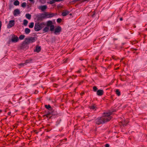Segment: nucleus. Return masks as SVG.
I'll return each instance as SVG.
<instances>
[{"instance_id": "1", "label": "nucleus", "mask_w": 147, "mask_h": 147, "mask_svg": "<svg viewBox=\"0 0 147 147\" xmlns=\"http://www.w3.org/2000/svg\"><path fill=\"white\" fill-rule=\"evenodd\" d=\"M112 114V112H111L104 113L102 116L98 117L95 119L94 123L98 125H100L109 121L112 118V117L110 116Z\"/></svg>"}, {"instance_id": "2", "label": "nucleus", "mask_w": 147, "mask_h": 147, "mask_svg": "<svg viewBox=\"0 0 147 147\" xmlns=\"http://www.w3.org/2000/svg\"><path fill=\"white\" fill-rule=\"evenodd\" d=\"M45 18H51L55 16L57 14L56 13H49L48 12H44Z\"/></svg>"}, {"instance_id": "3", "label": "nucleus", "mask_w": 147, "mask_h": 147, "mask_svg": "<svg viewBox=\"0 0 147 147\" xmlns=\"http://www.w3.org/2000/svg\"><path fill=\"white\" fill-rule=\"evenodd\" d=\"M36 17L38 21H42L43 19H45L44 13L36 15Z\"/></svg>"}, {"instance_id": "4", "label": "nucleus", "mask_w": 147, "mask_h": 147, "mask_svg": "<svg viewBox=\"0 0 147 147\" xmlns=\"http://www.w3.org/2000/svg\"><path fill=\"white\" fill-rule=\"evenodd\" d=\"M61 30V28L59 26H58L55 28L54 33L55 34H59Z\"/></svg>"}, {"instance_id": "5", "label": "nucleus", "mask_w": 147, "mask_h": 147, "mask_svg": "<svg viewBox=\"0 0 147 147\" xmlns=\"http://www.w3.org/2000/svg\"><path fill=\"white\" fill-rule=\"evenodd\" d=\"M47 8V6L46 5H40L38 7V9L42 12H45Z\"/></svg>"}, {"instance_id": "6", "label": "nucleus", "mask_w": 147, "mask_h": 147, "mask_svg": "<svg viewBox=\"0 0 147 147\" xmlns=\"http://www.w3.org/2000/svg\"><path fill=\"white\" fill-rule=\"evenodd\" d=\"M19 40L18 37L15 35H13L12 36L11 41L13 42L16 43Z\"/></svg>"}, {"instance_id": "7", "label": "nucleus", "mask_w": 147, "mask_h": 147, "mask_svg": "<svg viewBox=\"0 0 147 147\" xmlns=\"http://www.w3.org/2000/svg\"><path fill=\"white\" fill-rule=\"evenodd\" d=\"M14 22L15 21L13 20H10L9 21V23L7 25V28H9L13 26L15 24Z\"/></svg>"}, {"instance_id": "8", "label": "nucleus", "mask_w": 147, "mask_h": 147, "mask_svg": "<svg viewBox=\"0 0 147 147\" xmlns=\"http://www.w3.org/2000/svg\"><path fill=\"white\" fill-rule=\"evenodd\" d=\"M34 30L36 31H38L41 30V28H40L39 25V23H35L34 27Z\"/></svg>"}, {"instance_id": "9", "label": "nucleus", "mask_w": 147, "mask_h": 147, "mask_svg": "<svg viewBox=\"0 0 147 147\" xmlns=\"http://www.w3.org/2000/svg\"><path fill=\"white\" fill-rule=\"evenodd\" d=\"M21 48L22 49H27L28 48V45L24 41L22 44Z\"/></svg>"}, {"instance_id": "10", "label": "nucleus", "mask_w": 147, "mask_h": 147, "mask_svg": "<svg viewBox=\"0 0 147 147\" xmlns=\"http://www.w3.org/2000/svg\"><path fill=\"white\" fill-rule=\"evenodd\" d=\"M20 11L19 9H15L13 12V15L14 16H16L20 14Z\"/></svg>"}, {"instance_id": "11", "label": "nucleus", "mask_w": 147, "mask_h": 147, "mask_svg": "<svg viewBox=\"0 0 147 147\" xmlns=\"http://www.w3.org/2000/svg\"><path fill=\"white\" fill-rule=\"evenodd\" d=\"M104 91L103 90H99L97 91V94L98 95L100 96L103 94Z\"/></svg>"}, {"instance_id": "12", "label": "nucleus", "mask_w": 147, "mask_h": 147, "mask_svg": "<svg viewBox=\"0 0 147 147\" xmlns=\"http://www.w3.org/2000/svg\"><path fill=\"white\" fill-rule=\"evenodd\" d=\"M41 49L40 47L37 45L36 46V49L34 50V51L38 53L40 51Z\"/></svg>"}, {"instance_id": "13", "label": "nucleus", "mask_w": 147, "mask_h": 147, "mask_svg": "<svg viewBox=\"0 0 147 147\" xmlns=\"http://www.w3.org/2000/svg\"><path fill=\"white\" fill-rule=\"evenodd\" d=\"M69 12L67 10L64 11L62 13L61 15L63 16H65L69 14Z\"/></svg>"}, {"instance_id": "14", "label": "nucleus", "mask_w": 147, "mask_h": 147, "mask_svg": "<svg viewBox=\"0 0 147 147\" xmlns=\"http://www.w3.org/2000/svg\"><path fill=\"white\" fill-rule=\"evenodd\" d=\"M24 41L28 45L31 42L30 38H26Z\"/></svg>"}, {"instance_id": "15", "label": "nucleus", "mask_w": 147, "mask_h": 147, "mask_svg": "<svg viewBox=\"0 0 147 147\" xmlns=\"http://www.w3.org/2000/svg\"><path fill=\"white\" fill-rule=\"evenodd\" d=\"M53 24V22L49 20L47 22V27L50 26Z\"/></svg>"}, {"instance_id": "16", "label": "nucleus", "mask_w": 147, "mask_h": 147, "mask_svg": "<svg viewBox=\"0 0 147 147\" xmlns=\"http://www.w3.org/2000/svg\"><path fill=\"white\" fill-rule=\"evenodd\" d=\"M31 42H34L37 40V38L35 37H31L30 38Z\"/></svg>"}, {"instance_id": "17", "label": "nucleus", "mask_w": 147, "mask_h": 147, "mask_svg": "<svg viewBox=\"0 0 147 147\" xmlns=\"http://www.w3.org/2000/svg\"><path fill=\"white\" fill-rule=\"evenodd\" d=\"M39 25L40 28H41V29L43 28L44 27L45 25V24L44 22H42L40 23H39Z\"/></svg>"}, {"instance_id": "18", "label": "nucleus", "mask_w": 147, "mask_h": 147, "mask_svg": "<svg viewBox=\"0 0 147 147\" xmlns=\"http://www.w3.org/2000/svg\"><path fill=\"white\" fill-rule=\"evenodd\" d=\"M30 31V29L28 28H25V32L26 34H29Z\"/></svg>"}, {"instance_id": "19", "label": "nucleus", "mask_w": 147, "mask_h": 147, "mask_svg": "<svg viewBox=\"0 0 147 147\" xmlns=\"http://www.w3.org/2000/svg\"><path fill=\"white\" fill-rule=\"evenodd\" d=\"M26 18L28 20H30L31 19V15L29 13H27L26 14Z\"/></svg>"}, {"instance_id": "20", "label": "nucleus", "mask_w": 147, "mask_h": 147, "mask_svg": "<svg viewBox=\"0 0 147 147\" xmlns=\"http://www.w3.org/2000/svg\"><path fill=\"white\" fill-rule=\"evenodd\" d=\"M49 30V28L48 27H46L43 29V31L44 32H48Z\"/></svg>"}, {"instance_id": "21", "label": "nucleus", "mask_w": 147, "mask_h": 147, "mask_svg": "<svg viewBox=\"0 0 147 147\" xmlns=\"http://www.w3.org/2000/svg\"><path fill=\"white\" fill-rule=\"evenodd\" d=\"M45 107L46 109H48L49 110H51V106L49 105H45Z\"/></svg>"}, {"instance_id": "22", "label": "nucleus", "mask_w": 147, "mask_h": 147, "mask_svg": "<svg viewBox=\"0 0 147 147\" xmlns=\"http://www.w3.org/2000/svg\"><path fill=\"white\" fill-rule=\"evenodd\" d=\"M19 2L18 0L15 1L13 3V4L15 6L18 5H19Z\"/></svg>"}, {"instance_id": "23", "label": "nucleus", "mask_w": 147, "mask_h": 147, "mask_svg": "<svg viewBox=\"0 0 147 147\" xmlns=\"http://www.w3.org/2000/svg\"><path fill=\"white\" fill-rule=\"evenodd\" d=\"M116 94L118 96H119L121 95L120 92L118 89H116L115 91Z\"/></svg>"}, {"instance_id": "24", "label": "nucleus", "mask_w": 147, "mask_h": 147, "mask_svg": "<svg viewBox=\"0 0 147 147\" xmlns=\"http://www.w3.org/2000/svg\"><path fill=\"white\" fill-rule=\"evenodd\" d=\"M34 26V23L33 22H31L29 25V27L30 28H32Z\"/></svg>"}, {"instance_id": "25", "label": "nucleus", "mask_w": 147, "mask_h": 147, "mask_svg": "<svg viewBox=\"0 0 147 147\" xmlns=\"http://www.w3.org/2000/svg\"><path fill=\"white\" fill-rule=\"evenodd\" d=\"M50 27V30L51 31H53L54 30V26L53 25H52Z\"/></svg>"}, {"instance_id": "26", "label": "nucleus", "mask_w": 147, "mask_h": 147, "mask_svg": "<svg viewBox=\"0 0 147 147\" xmlns=\"http://www.w3.org/2000/svg\"><path fill=\"white\" fill-rule=\"evenodd\" d=\"M28 23V21L26 20H24L23 21V24L25 26L27 25Z\"/></svg>"}, {"instance_id": "27", "label": "nucleus", "mask_w": 147, "mask_h": 147, "mask_svg": "<svg viewBox=\"0 0 147 147\" xmlns=\"http://www.w3.org/2000/svg\"><path fill=\"white\" fill-rule=\"evenodd\" d=\"M89 107L90 109L93 110L95 109L96 110V107L94 105H92V106H90Z\"/></svg>"}, {"instance_id": "28", "label": "nucleus", "mask_w": 147, "mask_h": 147, "mask_svg": "<svg viewBox=\"0 0 147 147\" xmlns=\"http://www.w3.org/2000/svg\"><path fill=\"white\" fill-rule=\"evenodd\" d=\"M25 36L24 35H21L19 37V39L20 40H22L24 39Z\"/></svg>"}, {"instance_id": "29", "label": "nucleus", "mask_w": 147, "mask_h": 147, "mask_svg": "<svg viewBox=\"0 0 147 147\" xmlns=\"http://www.w3.org/2000/svg\"><path fill=\"white\" fill-rule=\"evenodd\" d=\"M29 60H27L26 61V62L24 63H20L19 64V65H21V66H24V65L26 63H28L29 62Z\"/></svg>"}, {"instance_id": "30", "label": "nucleus", "mask_w": 147, "mask_h": 147, "mask_svg": "<svg viewBox=\"0 0 147 147\" xmlns=\"http://www.w3.org/2000/svg\"><path fill=\"white\" fill-rule=\"evenodd\" d=\"M26 2H23L21 4V6L23 7H26Z\"/></svg>"}, {"instance_id": "31", "label": "nucleus", "mask_w": 147, "mask_h": 147, "mask_svg": "<svg viewBox=\"0 0 147 147\" xmlns=\"http://www.w3.org/2000/svg\"><path fill=\"white\" fill-rule=\"evenodd\" d=\"M62 21V19L61 18H58L57 20V22L58 23H60Z\"/></svg>"}, {"instance_id": "32", "label": "nucleus", "mask_w": 147, "mask_h": 147, "mask_svg": "<svg viewBox=\"0 0 147 147\" xmlns=\"http://www.w3.org/2000/svg\"><path fill=\"white\" fill-rule=\"evenodd\" d=\"M93 88V91L94 92L96 91L98 89V88L96 86H94Z\"/></svg>"}, {"instance_id": "33", "label": "nucleus", "mask_w": 147, "mask_h": 147, "mask_svg": "<svg viewBox=\"0 0 147 147\" xmlns=\"http://www.w3.org/2000/svg\"><path fill=\"white\" fill-rule=\"evenodd\" d=\"M55 3V2L54 1V0H52L51 1H49V3L50 4H52L53 3Z\"/></svg>"}, {"instance_id": "34", "label": "nucleus", "mask_w": 147, "mask_h": 147, "mask_svg": "<svg viewBox=\"0 0 147 147\" xmlns=\"http://www.w3.org/2000/svg\"><path fill=\"white\" fill-rule=\"evenodd\" d=\"M54 1L55 2L62 1H63V0H54Z\"/></svg>"}, {"instance_id": "35", "label": "nucleus", "mask_w": 147, "mask_h": 147, "mask_svg": "<svg viewBox=\"0 0 147 147\" xmlns=\"http://www.w3.org/2000/svg\"><path fill=\"white\" fill-rule=\"evenodd\" d=\"M126 122H127L126 124L125 123H124L123 124L122 123V124H123V126H124V125L126 126L127 125V123H128V121H126Z\"/></svg>"}, {"instance_id": "36", "label": "nucleus", "mask_w": 147, "mask_h": 147, "mask_svg": "<svg viewBox=\"0 0 147 147\" xmlns=\"http://www.w3.org/2000/svg\"><path fill=\"white\" fill-rule=\"evenodd\" d=\"M109 145L108 144H107L105 145V147H109Z\"/></svg>"}, {"instance_id": "37", "label": "nucleus", "mask_w": 147, "mask_h": 147, "mask_svg": "<svg viewBox=\"0 0 147 147\" xmlns=\"http://www.w3.org/2000/svg\"><path fill=\"white\" fill-rule=\"evenodd\" d=\"M30 2L33 3H34V0H29Z\"/></svg>"}, {"instance_id": "38", "label": "nucleus", "mask_w": 147, "mask_h": 147, "mask_svg": "<svg viewBox=\"0 0 147 147\" xmlns=\"http://www.w3.org/2000/svg\"><path fill=\"white\" fill-rule=\"evenodd\" d=\"M77 72L78 73H80L81 72V70L80 69L78 71H77Z\"/></svg>"}, {"instance_id": "39", "label": "nucleus", "mask_w": 147, "mask_h": 147, "mask_svg": "<svg viewBox=\"0 0 147 147\" xmlns=\"http://www.w3.org/2000/svg\"><path fill=\"white\" fill-rule=\"evenodd\" d=\"M120 21H122V20H123V18H120Z\"/></svg>"}, {"instance_id": "40", "label": "nucleus", "mask_w": 147, "mask_h": 147, "mask_svg": "<svg viewBox=\"0 0 147 147\" xmlns=\"http://www.w3.org/2000/svg\"><path fill=\"white\" fill-rule=\"evenodd\" d=\"M11 112H8V115H10L11 114Z\"/></svg>"}, {"instance_id": "41", "label": "nucleus", "mask_w": 147, "mask_h": 147, "mask_svg": "<svg viewBox=\"0 0 147 147\" xmlns=\"http://www.w3.org/2000/svg\"><path fill=\"white\" fill-rule=\"evenodd\" d=\"M2 112V110L0 109V113H1Z\"/></svg>"}, {"instance_id": "42", "label": "nucleus", "mask_w": 147, "mask_h": 147, "mask_svg": "<svg viewBox=\"0 0 147 147\" xmlns=\"http://www.w3.org/2000/svg\"><path fill=\"white\" fill-rule=\"evenodd\" d=\"M72 15V13H70V14H69V15H70V16H71V15Z\"/></svg>"}, {"instance_id": "43", "label": "nucleus", "mask_w": 147, "mask_h": 147, "mask_svg": "<svg viewBox=\"0 0 147 147\" xmlns=\"http://www.w3.org/2000/svg\"><path fill=\"white\" fill-rule=\"evenodd\" d=\"M67 138H65V140H67Z\"/></svg>"}, {"instance_id": "44", "label": "nucleus", "mask_w": 147, "mask_h": 147, "mask_svg": "<svg viewBox=\"0 0 147 147\" xmlns=\"http://www.w3.org/2000/svg\"><path fill=\"white\" fill-rule=\"evenodd\" d=\"M96 59L97 60L98 59V58H96Z\"/></svg>"}, {"instance_id": "45", "label": "nucleus", "mask_w": 147, "mask_h": 147, "mask_svg": "<svg viewBox=\"0 0 147 147\" xmlns=\"http://www.w3.org/2000/svg\"><path fill=\"white\" fill-rule=\"evenodd\" d=\"M67 62V61H65V63H66Z\"/></svg>"}]
</instances>
